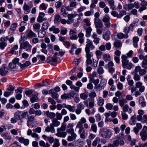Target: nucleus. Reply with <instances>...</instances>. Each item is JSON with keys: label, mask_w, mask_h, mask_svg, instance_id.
Wrapping results in <instances>:
<instances>
[{"label": "nucleus", "mask_w": 147, "mask_h": 147, "mask_svg": "<svg viewBox=\"0 0 147 147\" xmlns=\"http://www.w3.org/2000/svg\"><path fill=\"white\" fill-rule=\"evenodd\" d=\"M32 47V45L28 41H27L23 42V43H21V44L20 45V48L21 49H25L27 51H30Z\"/></svg>", "instance_id": "nucleus-3"}, {"label": "nucleus", "mask_w": 147, "mask_h": 147, "mask_svg": "<svg viewBox=\"0 0 147 147\" xmlns=\"http://www.w3.org/2000/svg\"><path fill=\"white\" fill-rule=\"evenodd\" d=\"M40 27V25L38 23L34 24L33 25V28L35 30H39Z\"/></svg>", "instance_id": "nucleus-52"}, {"label": "nucleus", "mask_w": 147, "mask_h": 147, "mask_svg": "<svg viewBox=\"0 0 147 147\" xmlns=\"http://www.w3.org/2000/svg\"><path fill=\"white\" fill-rule=\"evenodd\" d=\"M103 57L104 58L105 61L107 62L109 60L110 56L109 55L107 54H105L103 55Z\"/></svg>", "instance_id": "nucleus-58"}, {"label": "nucleus", "mask_w": 147, "mask_h": 147, "mask_svg": "<svg viewBox=\"0 0 147 147\" xmlns=\"http://www.w3.org/2000/svg\"><path fill=\"white\" fill-rule=\"evenodd\" d=\"M132 74H133L134 76V79L135 81H139L140 80V77L139 74L138 75L137 73H134Z\"/></svg>", "instance_id": "nucleus-42"}, {"label": "nucleus", "mask_w": 147, "mask_h": 147, "mask_svg": "<svg viewBox=\"0 0 147 147\" xmlns=\"http://www.w3.org/2000/svg\"><path fill=\"white\" fill-rule=\"evenodd\" d=\"M7 45V43L5 42H0V48L2 50L4 49Z\"/></svg>", "instance_id": "nucleus-55"}, {"label": "nucleus", "mask_w": 147, "mask_h": 147, "mask_svg": "<svg viewBox=\"0 0 147 147\" xmlns=\"http://www.w3.org/2000/svg\"><path fill=\"white\" fill-rule=\"evenodd\" d=\"M17 25L18 24L16 23H15L11 24L10 28L11 31L12 32H14L16 29Z\"/></svg>", "instance_id": "nucleus-39"}, {"label": "nucleus", "mask_w": 147, "mask_h": 147, "mask_svg": "<svg viewBox=\"0 0 147 147\" xmlns=\"http://www.w3.org/2000/svg\"><path fill=\"white\" fill-rule=\"evenodd\" d=\"M139 40V38L138 37H134L133 39V45L135 48H137L138 47V43Z\"/></svg>", "instance_id": "nucleus-30"}, {"label": "nucleus", "mask_w": 147, "mask_h": 147, "mask_svg": "<svg viewBox=\"0 0 147 147\" xmlns=\"http://www.w3.org/2000/svg\"><path fill=\"white\" fill-rule=\"evenodd\" d=\"M92 63V61L91 58H86V66H88L91 64Z\"/></svg>", "instance_id": "nucleus-63"}, {"label": "nucleus", "mask_w": 147, "mask_h": 147, "mask_svg": "<svg viewBox=\"0 0 147 147\" xmlns=\"http://www.w3.org/2000/svg\"><path fill=\"white\" fill-rule=\"evenodd\" d=\"M16 139L20 143H23L25 146L28 145L29 143V140L28 139H25L24 137H19L17 136Z\"/></svg>", "instance_id": "nucleus-6"}, {"label": "nucleus", "mask_w": 147, "mask_h": 147, "mask_svg": "<svg viewBox=\"0 0 147 147\" xmlns=\"http://www.w3.org/2000/svg\"><path fill=\"white\" fill-rule=\"evenodd\" d=\"M22 120L23 119H26L28 117V113L27 111H20Z\"/></svg>", "instance_id": "nucleus-36"}, {"label": "nucleus", "mask_w": 147, "mask_h": 147, "mask_svg": "<svg viewBox=\"0 0 147 147\" xmlns=\"http://www.w3.org/2000/svg\"><path fill=\"white\" fill-rule=\"evenodd\" d=\"M15 92L16 93V98L18 100H21L22 97L21 94L22 92V88L21 87H19L17 89L15 90Z\"/></svg>", "instance_id": "nucleus-10"}, {"label": "nucleus", "mask_w": 147, "mask_h": 147, "mask_svg": "<svg viewBox=\"0 0 147 147\" xmlns=\"http://www.w3.org/2000/svg\"><path fill=\"white\" fill-rule=\"evenodd\" d=\"M31 64L30 61H26L25 63L22 64L21 63H18V65L22 69H25L26 67L29 66Z\"/></svg>", "instance_id": "nucleus-21"}, {"label": "nucleus", "mask_w": 147, "mask_h": 147, "mask_svg": "<svg viewBox=\"0 0 147 147\" xmlns=\"http://www.w3.org/2000/svg\"><path fill=\"white\" fill-rule=\"evenodd\" d=\"M100 141V139L99 137L96 138L95 140L92 142V145L93 146H96L97 143H99Z\"/></svg>", "instance_id": "nucleus-46"}, {"label": "nucleus", "mask_w": 147, "mask_h": 147, "mask_svg": "<svg viewBox=\"0 0 147 147\" xmlns=\"http://www.w3.org/2000/svg\"><path fill=\"white\" fill-rule=\"evenodd\" d=\"M126 13L125 11H120L119 13L118 14V18H121L123 16L126 14Z\"/></svg>", "instance_id": "nucleus-56"}, {"label": "nucleus", "mask_w": 147, "mask_h": 147, "mask_svg": "<svg viewBox=\"0 0 147 147\" xmlns=\"http://www.w3.org/2000/svg\"><path fill=\"white\" fill-rule=\"evenodd\" d=\"M147 70L144 69H141L140 71L139 74L140 76H142L144 75L146 73Z\"/></svg>", "instance_id": "nucleus-50"}, {"label": "nucleus", "mask_w": 147, "mask_h": 147, "mask_svg": "<svg viewBox=\"0 0 147 147\" xmlns=\"http://www.w3.org/2000/svg\"><path fill=\"white\" fill-rule=\"evenodd\" d=\"M8 70V69L6 66L5 64L3 65L0 68V74L2 76H6Z\"/></svg>", "instance_id": "nucleus-9"}, {"label": "nucleus", "mask_w": 147, "mask_h": 147, "mask_svg": "<svg viewBox=\"0 0 147 147\" xmlns=\"http://www.w3.org/2000/svg\"><path fill=\"white\" fill-rule=\"evenodd\" d=\"M111 34V32L109 30L106 31L103 34V38L106 40L107 41L110 39V35Z\"/></svg>", "instance_id": "nucleus-22"}, {"label": "nucleus", "mask_w": 147, "mask_h": 147, "mask_svg": "<svg viewBox=\"0 0 147 147\" xmlns=\"http://www.w3.org/2000/svg\"><path fill=\"white\" fill-rule=\"evenodd\" d=\"M19 59L18 58H16L13 59L12 62L9 64L8 67L9 69L11 70H13L16 69V64L18 65V63L19 62Z\"/></svg>", "instance_id": "nucleus-2"}, {"label": "nucleus", "mask_w": 147, "mask_h": 147, "mask_svg": "<svg viewBox=\"0 0 147 147\" xmlns=\"http://www.w3.org/2000/svg\"><path fill=\"white\" fill-rule=\"evenodd\" d=\"M105 107L107 109L111 110L113 108V105L110 103H107Z\"/></svg>", "instance_id": "nucleus-64"}, {"label": "nucleus", "mask_w": 147, "mask_h": 147, "mask_svg": "<svg viewBox=\"0 0 147 147\" xmlns=\"http://www.w3.org/2000/svg\"><path fill=\"white\" fill-rule=\"evenodd\" d=\"M45 16V14L43 12L40 13L37 18V21L39 22L40 23L46 20L47 18H44Z\"/></svg>", "instance_id": "nucleus-15"}, {"label": "nucleus", "mask_w": 147, "mask_h": 147, "mask_svg": "<svg viewBox=\"0 0 147 147\" xmlns=\"http://www.w3.org/2000/svg\"><path fill=\"white\" fill-rule=\"evenodd\" d=\"M114 47L116 48H119L121 47L122 45V43L121 41L120 40H116L113 43Z\"/></svg>", "instance_id": "nucleus-29"}, {"label": "nucleus", "mask_w": 147, "mask_h": 147, "mask_svg": "<svg viewBox=\"0 0 147 147\" xmlns=\"http://www.w3.org/2000/svg\"><path fill=\"white\" fill-rule=\"evenodd\" d=\"M1 136L6 140H10L11 139V136L6 132L2 134H1Z\"/></svg>", "instance_id": "nucleus-26"}, {"label": "nucleus", "mask_w": 147, "mask_h": 147, "mask_svg": "<svg viewBox=\"0 0 147 147\" xmlns=\"http://www.w3.org/2000/svg\"><path fill=\"white\" fill-rule=\"evenodd\" d=\"M94 21L96 28H101L102 27L103 25L101 20H95Z\"/></svg>", "instance_id": "nucleus-16"}, {"label": "nucleus", "mask_w": 147, "mask_h": 147, "mask_svg": "<svg viewBox=\"0 0 147 147\" xmlns=\"http://www.w3.org/2000/svg\"><path fill=\"white\" fill-rule=\"evenodd\" d=\"M86 53V58H90L93 56V53L92 52H90V50L85 51Z\"/></svg>", "instance_id": "nucleus-40"}, {"label": "nucleus", "mask_w": 147, "mask_h": 147, "mask_svg": "<svg viewBox=\"0 0 147 147\" xmlns=\"http://www.w3.org/2000/svg\"><path fill=\"white\" fill-rule=\"evenodd\" d=\"M104 104V100L102 97H100L97 100V105L100 106H102Z\"/></svg>", "instance_id": "nucleus-38"}, {"label": "nucleus", "mask_w": 147, "mask_h": 147, "mask_svg": "<svg viewBox=\"0 0 147 147\" xmlns=\"http://www.w3.org/2000/svg\"><path fill=\"white\" fill-rule=\"evenodd\" d=\"M49 30L50 31H53V32L56 34H57L60 32V30L58 28H56L54 26H52L51 27L49 28Z\"/></svg>", "instance_id": "nucleus-25"}, {"label": "nucleus", "mask_w": 147, "mask_h": 147, "mask_svg": "<svg viewBox=\"0 0 147 147\" xmlns=\"http://www.w3.org/2000/svg\"><path fill=\"white\" fill-rule=\"evenodd\" d=\"M92 31V29L91 27L90 26L87 28L86 29V37H89L91 36V34Z\"/></svg>", "instance_id": "nucleus-28"}, {"label": "nucleus", "mask_w": 147, "mask_h": 147, "mask_svg": "<svg viewBox=\"0 0 147 147\" xmlns=\"http://www.w3.org/2000/svg\"><path fill=\"white\" fill-rule=\"evenodd\" d=\"M18 129L17 128L16 129H12L10 131V132L12 134L17 135L18 134Z\"/></svg>", "instance_id": "nucleus-61"}, {"label": "nucleus", "mask_w": 147, "mask_h": 147, "mask_svg": "<svg viewBox=\"0 0 147 147\" xmlns=\"http://www.w3.org/2000/svg\"><path fill=\"white\" fill-rule=\"evenodd\" d=\"M99 133L101 137L105 139L111 138L112 135L111 131L106 128H102L100 129Z\"/></svg>", "instance_id": "nucleus-1"}, {"label": "nucleus", "mask_w": 147, "mask_h": 147, "mask_svg": "<svg viewBox=\"0 0 147 147\" xmlns=\"http://www.w3.org/2000/svg\"><path fill=\"white\" fill-rule=\"evenodd\" d=\"M62 5V2L59 1L56 2L55 4V6L56 9L59 8Z\"/></svg>", "instance_id": "nucleus-57"}, {"label": "nucleus", "mask_w": 147, "mask_h": 147, "mask_svg": "<svg viewBox=\"0 0 147 147\" xmlns=\"http://www.w3.org/2000/svg\"><path fill=\"white\" fill-rule=\"evenodd\" d=\"M56 135L59 137L65 138L66 136L67 133L65 132H61V131H57Z\"/></svg>", "instance_id": "nucleus-32"}, {"label": "nucleus", "mask_w": 147, "mask_h": 147, "mask_svg": "<svg viewBox=\"0 0 147 147\" xmlns=\"http://www.w3.org/2000/svg\"><path fill=\"white\" fill-rule=\"evenodd\" d=\"M117 36L119 39H122L123 38H127L128 37V35L127 34H124L122 32H120L117 33Z\"/></svg>", "instance_id": "nucleus-24"}, {"label": "nucleus", "mask_w": 147, "mask_h": 147, "mask_svg": "<svg viewBox=\"0 0 147 147\" xmlns=\"http://www.w3.org/2000/svg\"><path fill=\"white\" fill-rule=\"evenodd\" d=\"M25 33L26 37L27 38H31L36 37V34L31 30H28L26 31Z\"/></svg>", "instance_id": "nucleus-7"}, {"label": "nucleus", "mask_w": 147, "mask_h": 147, "mask_svg": "<svg viewBox=\"0 0 147 147\" xmlns=\"http://www.w3.org/2000/svg\"><path fill=\"white\" fill-rule=\"evenodd\" d=\"M136 118V116L135 115H134L131 117V121L130 122L131 125H134V123L135 122V119Z\"/></svg>", "instance_id": "nucleus-53"}, {"label": "nucleus", "mask_w": 147, "mask_h": 147, "mask_svg": "<svg viewBox=\"0 0 147 147\" xmlns=\"http://www.w3.org/2000/svg\"><path fill=\"white\" fill-rule=\"evenodd\" d=\"M119 105L121 107H123L125 103L127 102L126 100L125 99H123L119 100Z\"/></svg>", "instance_id": "nucleus-44"}, {"label": "nucleus", "mask_w": 147, "mask_h": 147, "mask_svg": "<svg viewBox=\"0 0 147 147\" xmlns=\"http://www.w3.org/2000/svg\"><path fill=\"white\" fill-rule=\"evenodd\" d=\"M66 124L65 123H63L61 124V127L60 128H58L57 129V131H64L66 128Z\"/></svg>", "instance_id": "nucleus-34"}, {"label": "nucleus", "mask_w": 147, "mask_h": 147, "mask_svg": "<svg viewBox=\"0 0 147 147\" xmlns=\"http://www.w3.org/2000/svg\"><path fill=\"white\" fill-rule=\"evenodd\" d=\"M141 64L142 67L146 69V70H147V61H143Z\"/></svg>", "instance_id": "nucleus-62"}, {"label": "nucleus", "mask_w": 147, "mask_h": 147, "mask_svg": "<svg viewBox=\"0 0 147 147\" xmlns=\"http://www.w3.org/2000/svg\"><path fill=\"white\" fill-rule=\"evenodd\" d=\"M66 7L62 6L61 8V13L64 17H66L68 13L66 12Z\"/></svg>", "instance_id": "nucleus-31"}, {"label": "nucleus", "mask_w": 147, "mask_h": 147, "mask_svg": "<svg viewBox=\"0 0 147 147\" xmlns=\"http://www.w3.org/2000/svg\"><path fill=\"white\" fill-rule=\"evenodd\" d=\"M91 130L94 133H96L97 130V127L96 124L93 123L91 127Z\"/></svg>", "instance_id": "nucleus-51"}, {"label": "nucleus", "mask_w": 147, "mask_h": 147, "mask_svg": "<svg viewBox=\"0 0 147 147\" xmlns=\"http://www.w3.org/2000/svg\"><path fill=\"white\" fill-rule=\"evenodd\" d=\"M49 26V23L48 22H45L42 25V29L44 30H47Z\"/></svg>", "instance_id": "nucleus-43"}, {"label": "nucleus", "mask_w": 147, "mask_h": 147, "mask_svg": "<svg viewBox=\"0 0 147 147\" xmlns=\"http://www.w3.org/2000/svg\"><path fill=\"white\" fill-rule=\"evenodd\" d=\"M53 91V90H51L49 91H47L46 90H43L42 91V93L43 95H46L48 94H51Z\"/></svg>", "instance_id": "nucleus-59"}, {"label": "nucleus", "mask_w": 147, "mask_h": 147, "mask_svg": "<svg viewBox=\"0 0 147 147\" xmlns=\"http://www.w3.org/2000/svg\"><path fill=\"white\" fill-rule=\"evenodd\" d=\"M134 7V5L132 4H125L123 6L124 9L126 10L129 11Z\"/></svg>", "instance_id": "nucleus-27"}, {"label": "nucleus", "mask_w": 147, "mask_h": 147, "mask_svg": "<svg viewBox=\"0 0 147 147\" xmlns=\"http://www.w3.org/2000/svg\"><path fill=\"white\" fill-rule=\"evenodd\" d=\"M78 15L77 14L70 13L67 15L68 19L67 20V24H72L74 21V18Z\"/></svg>", "instance_id": "nucleus-8"}, {"label": "nucleus", "mask_w": 147, "mask_h": 147, "mask_svg": "<svg viewBox=\"0 0 147 147\" xmlns=\"http://www.w3.org/2000/svg\"><path fill=\"white\" fill-rule=\"evenodd\" d=\"M86 45L85 51H89L90 49L91 50L93 49L95 46L93 45L92 42L89 39H86Z\"/></svg>", "instance_id": "nucleus-5"}, {"label": "nucleus", "mask_w": 147, "mask_h": 147, "mask_svg": "<svg viewBox=\"0 0 147 147\" xmlns=\"http://www.w3.org/2000/svg\"><path fill=\"white\" fill-rule=\"evenodd\" d=\"M106 84V82L104 81L101 80L100 84L98 85L95 86V89L98 91L104 88Z\"/></svg>", "instance_id": "nucleus-12"}, {"label": "nucleus", "mask_w": 147, "mask_h": 147, "mask_svg": "<svg viewBox=\"0 0 147 147\" xmlns=\"http://www.w3.org/2000/svg\"><path fill=\"white\" fill-rule=\"evenodd\" d=\"M71 135L69 136L67 138V140L71 142L75 140L76 137L77 135L74 132L71 133Z\"/></svg>", "instance_id": "nucleus-23"}, {"label": "nucleus", "mask_w": 147, "mask_h": 147, "mask_svg": "<svg viewBox=\"0 0 147 147\" xmlns=\"http://www.w3.org/2000/svg\"><path fill=\"white\" fill-rule=\"evenodd\" d=\"M88 97V95L84 93H82L80 94V97L82 100H86Z\"/></svg>", "instance_id": "nucleus-41"}, {"label": "nucleus", "mask_w": 147, "mask_h": 147, "mask_svg": "<svg viewBox=\"0 0 147 147\" xmlns=\"http://www.w3.org/2000/svg\"><path fill=\"white\" fill-rule=\"evenodd\" d=\"M74 124L73 123H69L68 124L67 126L66 131L68 134H70L72 132H74V130L73 128Z\"/></svg>", "instance_id": "nucleus-17"}, {"label": "nucleus", "mask_w": 147, "mask_h": 147, "mask_svg": "<svg viewBox=\"0 0 147 147\" xmlns=\"http://www.w3.org/2000/svg\"><path fill=\"white\" fill-rule=\"evenodd\" d=\"M147 127L146 125L143 126L142 130L140 133V135L142 140L146 141L147 139Z\"/></svg>", "instance_id": "nucleus-4"}, {"label": "nucleus", "mask_w": 147, "mask_h": 147, "mask_svg": "<svg viewBox=\"0 0 147 147\" xmlns=\"http://www.w3.org/2000/svg\"><path fill=\"white\" fill-rule=\"evenodd\" d=\"M13 93L9 91H5L4 92L3 95L4 96L7 97L9 96L12 94Z\"/></svg>", "instance_id": "nucleus-54"}, {"label": "nucleus", "mask_w": 147, "mask_h": 147, "mask_svg": "<svg viewBox=\"0 0 147 147\" xmlns=\"http://www.w3.org/2000/svg\"><path fill=\"white\" fill-rule=\"evenodd\" d=\"M110 18L108 15H105L103 17L102 21L104 22H108L109 21Z\"/></svg>", "instance_id": "nucleus-48"}, {"label": "nucleus", "mask_w": 147, "mask_h": 147, "mask_svg": "<svg viewBox=\"0 0 147 147\" xmlns=\"http://www.w3.org/2000/svg\"><path fill=\"white\" fill-rule=\"evenodd\" d=\"M33 6V5L32 3L30 5V6H29L28 4L25 3L23 7V9L25 13L26 14L29 13L30 11V8Z\"/></svg>", "instance_id": "nucleus-11"}, {"label": "nucleus", "mask_w": 147, "mask_h": 147, "mask_svg": "<svg viewBox=\"0 0 147 147\" xmlns=\"http://www.w3.org/2000/svg\"><path fill=\"white\" fill-rule=\"evenodd\" d=\"M46 114L47 116L51 119L55 118V114L53 112H50L49 111H47L46 112Z\"/></svg>", "instance_id": "nucleus-33"}, {"label": "nucleus", "mask_w": 147, "mask_h": 147, "mask_svg": "<svg viewBox=\"0 0 147 147\" xmlns=\"http://www.w3.org/2000/svg\"><path fill=\"white\" fill-rule=\"evenodd\" d=\"M52 123L50 124L54 127L58 126L60 124V122L56 118L53 119L52 121Z\"/></svg>", "instance_id": "nucleus-19"}, {"label": "nucleus", "mask_w": 147, "mask_h": 147, "mask_svg": "<svg viewBox=\"0 0 147 147\" xmlns=\"http://www.w3.org/2000/svg\"><path fill=\"white\" fill-rule=\"evenodd\" d=\"M61 18L60 15L57 14L55 16L54 21L55 23H57L61 21Z\"/></svg>", "instance_id": "nucleus-37"}, {"label": "nucleus", "mask_w": 147, "mask_h": 147, "mask_svg": "<svg viewBox=\"0 0 147 147\" xmlns=\"http://www.w3.org/2000/svg\"><path fill=\"white\" fill-rule=\"evenodd\" d=\"M144 99L143 98L140 97L139 102L140 104L141 105V106L142 107H144L146 106V103L143 101Z\"/></svg>", "instance_id": "nucleus-47"}, {"label": "nucleus", "mask_w": 147, "mask_h": 147, "mask_svg": "<svg viewBox=\"0 0 147 147\" xmlns=\"http://www.w3.org/2000/svg\"><path fill=\"white\" fill-rule=\"evenodd\" d=\"M54 142V144L53 147H59L60 145L59 140L55 138Z\"/></svg>", "instance_id": "nucleus-45"}, {"label": "nucleus", "mask_w": 147, "mask_h": 147, "mask_svg": "<svg viewBox=\"0 0 147 147\" xmlns=\"http://www.w3.org/2000/svg\"><path fill=\"white\" fill-rule=\"evenodd\" d=\"M51 96L52 98L57 100L59 96V95L58 94L55 92H53L51 93Z\"/></svg>", "instance_id": "nucleus-60"}, {"label": "nucleus", "mask_w": 147, "mask_h": 147, "mask_svg": "<svg viewBox=\"0 0 147 147\" xmlns=\"http://www.w3.org/2000/svg\"><path fill=\"white\" fill-rule=\"evenodd\" d=\"M108 1V3L109 4L110 8L112 10H116L117 9L116 6L115 5V1L113 0H110Z\"/></svg>", "instance_id": "nucleus-18"}, {"label": "nucleus", "mask_w": 147, "mask_h": 147, "mask_svg": "<svg viewBox=\"0 0 147 147\" xmlns=\"http://www.w3.org/2000/svg\"><path fill=\"white\" fill-rule=\"evenodd\" d=\"M121 58L122 59V66L123 68H125L126 67V65L128 63L129 60L127 59V57L124 55L122 56Z\"/></svg>", "instance_id": "nucleus-14"}, {"label": "nucleus", "mask_w": 147, "mask_h": 147, "mask_svg": "<svg viewBox=\"0 0 147 147\" xmlns=\"http://www.w3.org/2000/svg\"><path fill=\"white\" fill-rule=\"evenodd\" d=\"M45 130L46 132H51L52 133H54L55 131L54 128L51 124L49 126H47L46 127Z\"/></svg>", "instance_id": "nucleus-20"}, {"label": "nucleus", "mask_w": 147, "mask_h": 147, "mask_svg": "<svg viewBox=\"0 0 147 147\" xmlns=\"http://www.w3.org/2000/svg\"><path fill=\"white\" fill-rule=\"evenodd\" d=\"M67 108L70 111L74 112L75 111V107L74 106H72L70 105H67Z\"/></svg>", "instance_id": "nucleus-49"}, {"label": "nucleus", "mask_w": 147, "mask_h": 147, "mask_svg": "<svg viewBox=\"0 0 147 147\" xmlns=\"http://www.w3.org/2000/svg\"><path fill=\"white\" fill-rule=\"evenodd\" d=\"M14 117L18 120H22L20 111L16 112L14 114Z\"/></svg>", "instance_id": "nucleus-35"}, {"label": "nucleus", "mask_w": 147, "mask_h": 147, "mask_svg": "<svg viewBox=\"0 0 147 147\" xmlns=\"http://www.w3.org/2000/svg\"><path fill=\"white\" fill-rule=\"evenodd\" d=\"M139 21V20L138 19H136L132 23L130 24L129 26L128 27L130 31H133L134 30V28L136 26H138Z\"/></svg>", "instance_id": "nucleus-13"}]
</instances>
